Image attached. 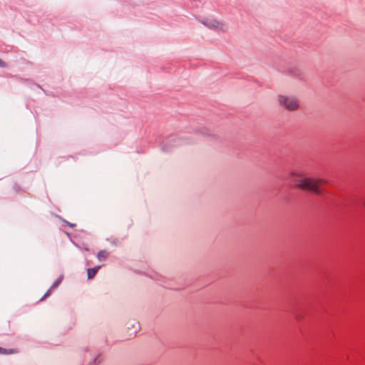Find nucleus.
<instances>
[{
  "mask_svg": "<svg viewBox=\"0 0 365 365\" xmlns=\"http://www.w3.org/2000/svg\"><path fill=\"white\" fill-rule=\"evenodd\" d=\"M289 178L294 183V187L307 192L314 194L317 196H322L324 194L323 185L327 180L320 178L309 177L304 175L302 173L292 170Z\"/></svg>",
  "mask_w": 365,
  "mask_h": 365,
  "instance_id": "1",
  "label": "nucleus"
},
{
  "mask_svg": "<svg viewBox=\"0 0 365 365\" xmlns=\"http://www.w3.org/2000/svg\"><path fill=\"white\" fill-rule=\"evenodd\" d=\"M277 100L279 106L289 111H294L299 108V101L296 97L279 95Z\"/></svg>",
  "mask_w": 365,
  "mask_h": 365,
  "instance_id": "2",
  "label": "nucleus"
},
{
  "mask_svg": "<svg viewBox=\"0 0 365 365\" xmlns=\"http://www.w3.org/2000/svg\"><path fill=\"white\" fill-rule=\"evenodd\" d=\"M204 24L210 29H217L222 32H225L227 30V26L225 24L216 20L207 21Z\"/></svg>",
  "mask_w": 365,
  "mask_h": 365,
  "instance_id": "3",
  "label": "nucleus"
},
{
  "mask_svg": "<svg viewBox=\"0 0 365 365\" xmlns=\"http://www.w3.org/2000/svg\"><path fill=\"white\" fill-rule=\"evenodd\" d=\"M63 279V275L61 274L56 280L53 283V284L51 286L49 289L46 292L44 296L41 299V300H43L46 297H48L51 292L52 290L55 289L58 287V286L61 283L62 280Z\"/></svg>",
  "mask_w": 365,
  "mask_h": 365,
  "instance_id": "4",
  "label": "nucleus"
},
{
  "mask_svg": "<svg viewBox=\"0 0 365 365\" xmlns=\"http://www.w3.org/2000/svg\"><path fill=\"white\" fill-rule=\"evenodd\" d=\"M99 268H100V266L88 269V270H87L88 278L92 279L93 277H94V276L96 275V274L98 272V270L99 269Z\"/></svg>",
  "mask_w": 365,
  "mask_h": 365,
  "instance_id": "5",
  "label": "nucleus"
},
{
  "mask_svg": "<svg viewBox=\"0 0 365 365\" xmlns=\"http://www.w3.org/2000/svg\"><path fill=\"white\" fill-rule=\"evenodd\" d=\"M108 257V252L106 250H101L97 254V258L99 261H103Z\"/></svg>",
  "mask_w": 365,
  "mask_h": 365,
  "instance_id": "6",
  "label": "nucleus"
},
{
  "mask_svg": "<svg viewBox=\"0 0 365 365\" xmlns=\"http://www.w3.org/2000/svg\"><path fill=\"white\" fill-rule=\"evenodd\" d=\"M16 352L17 351L16 349H6L0 347V354H11Z\"/></svg>",
  "mask_w": 365,
  "mask_h": 365,
  "instance_id": "7",
  "label": "nucleus"
},
{
  "mask_svg": "<svg viewBox=\"0 0 365 365\" xmlns=\"http://www.w3.org/2000/svg\"><path fill=\"white\" fill-rule=\"evenodd\" d=\"M6 66V64L4 61H3L1 59H0V67L4 68Z\"/></svg>",
  "mask_w": 365,
  "mask_h": 365,
  "instance_id": "8",
  "label": "nucleus"
},
{
  "mask_svg": "<svg viewBox=\"0 0 365 365\" xmlns=\"http://www.w3.org/2000/svg\"><path fill=\"white\" fill-rule=\"evenodd\" d=\"M63 222H64L66 225H68L69 227H73L76 226V225H75V224H72V223H71V222H68V221H66V220H64Z\"/></svg>",
  "mask_w": 365,
  "mask_h": 365,
  "instance_id": "9",
  "label": "nucleus"
}]
</instances>
